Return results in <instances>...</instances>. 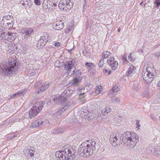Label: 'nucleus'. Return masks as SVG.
Returning a JSON list of instances; mask_svg holds the SVG:
<instances>
[{
  "mask_svg": "<svg viewBox=\"0 0 160 160\" xmlns=\"http://www.w3.org/2000/svg\"><path fill=\"white\" fill-rule=\"evenodd\" d=\"M19 68L17 64V61L14 58H10L8 59V63H6L2 66H0V72L3 76H9L15 73Z\"/></svg>",
  "mask_w": 160,
  "mask_h": 160,
  "instance_id": "nucleus-1",
  "label": "nucleus"
},
{
  "mask_svg": "<svg viewBox=\"0 0 160 160\" xmlns=\"http://www.w3.org/2000/svg\"><path fill=\"white\" fill-rule=\"evenodd\" d=\"M123 143L128 148H134L138 141V136L134 132H125L122 135Z\"/></svg>",
  "mask_w": 160,
  "mask_h": 160,
  "instance_id": "nucleus-2",
  "label": "nucleus"
},
{
  "mask_svg": "<svg viewBox=\"0 0 160 160\" xmlns=\"http://www.w3.org/2000/svg\"><path fill=\"white\" fill-rule=\"evenodd\" d=\"M55 156L60 160H73L75 157L74 152L72 150L63 147L62 150L57 151L55 152Z\"/></svg>",
  "mask_w": 160,
  "mask_h": 160,
  "instance_id": "nucleus-3",
  "label": "nucleus"
},
{
  "mask_svg": "<svg viewBox=\"0 0 160 160\" xmlns=\"http://www.w3.org/2000/svg\"><path fill=\"white\" fill-rule=\"evenodd\" d=\"M64 93L60 96H56L54 98V101L55 102L58 104L62 103L63 107L61 108L59 110L60 112H64L67 110L69 107V104L68 101L66 96L64 95Z\"/></svg>",
  "mask_w": 160,
  "mask_h": 160,
  "instance_id": "nucleus-4",
  "label": "nucleus"
},
{
  "mask_svg": "<svg viewBox=\"0 0 160 160\" xmlns=\"http://www.w3.org/2000/svg\"><path fill=\"white\" fill-rule=\"evenodd\" d=\"M14 19L11 15H5L2 17L1 22L2 26L5 28H10L14 25Z\"/></svg>",
  "mask_w": 160,
  "mask_h": 160,
  "instance_id": "nucleus-5",
  "label": "nucleus"
},
{
  "mask_svg": "<svg viewBox=\"0 0 160 160\" xmlns=\"http://www.w3.org/2000/svg\"><path fill=\"white\" fill-rule=\"evenodd\" d=\"M86 142L82 143L79 146L78 149V153L82 157H86L90 156V153L89 152L87 147H86Z\"/></svg>",
  "mask_w": 160,
  "mask_h": 160,
  "instance_id": "nucleus-6",
  "label": "nucleus"
},
{
  "mask_svg": "<svg viewBox=\"0 0 160 160\" xmlns=\"http://www.w3.org/2000/svg\"><path fill=\"white\" fill-rule=\"evenodd\" d=\"M122 140L121 138L115 134L111 135L110 137V140L111 144L114 147H117L119 146L120 144H122L123 143L122 138Z\"/></svg>",
  "mask_w": 160,
  "mask_h": 160,
  "instance_id": "nucleus-7",
  "label": "nucleus"
},
{
  "mask_svg": "<svg viewBox=\"0 0 160 160\" xmlns=\"http://www.w3.org/2000/svg\"><path fill=\"white\" fill-rule=\"evenodd\" d=\"M142 76L144 80L147 84L151 83L155 77L154 74L147 71L145 72L144 71L142 72Z\"/></svg>",
  "mask_w": 160,
  "mask_h": 160,
  "instance_id": "nucleus-8",
  "label": "nucleus"
},
{
  "mask_svg": "<svg viewBox=\"0 0 160 160\" xmlns=\"http://www.w3.org/2000/svg\"><path fill=\"white\" fill-rule=\"evenodd\" d=\"M107 62L113 70H115L117 68L118 63L117 61L115 60L114 58L113 57H110L108 58L107 59Z\"/></svg>",
  "mask_w": 160,
  "mask_h": 160,
  "instance_id": "nucleus-9",
  "label": "nucleus"
},
{
  "mask_svg": "<svg viewBox=\"0 0 160 160\" xmlns=\"http://www.w3.org/2000/svg\"><path fill=\"white\" fill-rule=\"evenodd\" d=\"M90 141L88 144L86 143V147L88 148V150L89 152H90V156L92 155L96 150L95 144H96L95 141L93 142L91 140Z\"/></svg>",
  "mask_w": 160,
  "mask_h": 160,
  "instance_id": "nucleus-10",
  "label": "nucleus"
},
{
  "mask_svg": "<svg viewBox=\"0 0 160 160\" xmlns=\"http://www.w3.org/2000/svg\"><path fill=\"white\" fill-rule=\"evenodd\" d=\"M33 30L30 28H24L21 30V32L23 34H25L24 38H27L33 33Z\"/></svg>",
  "mask_w": 160,
  "mask_h": 160,
  "instance_id": "nucleus-11",
  "label": "nucleus"
},
{
  "mask_svg": "<svg viewBox=\"0 0 160 160\" xmlns=\"http://www.w3.org/2000/svg\"><path fill=\"white\" fill-rule=\"evenodd\" d=\"M36 105L34 106L28 112L29 117L30 118L32 119L36 116L37 114L39 112V109L38 110Z\"/></svg>",
  "mask_w": 160,
  "mask_h": 160,
  "instance_id": "nucleus-12",
  "label": "nucleus"
},
{
  "mask_svg": "<svg viewBox=\"0 0 160 160\" xmlns=\"http://www.w3.org/2000/svg\"><path fill=\"white\" fill-rule=\"evenodd\" d=\"M75 60L66 61L64 64V68L65 69L69 71H71V69L74 67Z\"/></svg>",
  "mask_w": 160,
  "mask_h": 160,
  "instance_id": "nucleus-13",
  "label": "nucleus"
},
{
  "mask_svg": "<svg viewBox=\"0 0 160 160\" xmlns=\"http://www.w3.org/2000/svg\"><path fill=\"white\" fill-rule=\"evenodd\" d=\"M82 80L81 78H74L69 82L71 86H77L80 84Z\"/></svg>",
  "mask_w": 160,
  "mask_h": 160,
  "instance_id": "nucleus-14",
  "label": "nucleus"
},
{
  "mask_svg": "<svg viewBox=\"0 0 160 160\" xmlns=\"http://www.w3.org/2000/svg\"><path fill=\"white\" fill-rule=\"evenodd\" d=\"M136 69V68L134 66H131L129 68L127 72L128 77H130L132 76L135 73Z\"/></svg>",
  "mask_w": 160,
  "mask_h": 160,
  "instance_id": "nucleus-15",
  "label": "nucleus"
},
{
  "mask_svg": "<svg viewBox=\"0 0 160 160\" xmlns=\"http://www.w3.org/2000/svg\"><path fill=\"white\" fill-rule=\"evenodd\" d=\"M44 122L43 121L40 120H35L33 122V127H39L42 128L43 125H44Z\"/></svg>",
  "mask_w": 160,
  "mask_h": 160,
  "instance_id": "nucleus-16",
  "label": "nucleus"
},
{
  "mask_svg": "<svg viewBox=\"0 0 160 160\" xmlns=\"http://www.w3.org/2000/svg\"><path fill=\"white\" fill-rule=\"evenodd\" d=\"M64 27V22L60 21L53 26L54 28L56 30H60L62 29Z\"/></svg>",
  "mask_w": 160,
  "mask_h": 160,
  "instance_id": "nucleus-17",
  "label": "nucleus"
},
{
  "mask_svg": "<svg viewBox=\"0 0 160 160\" xmlns=\"http://www.w3.org/2000/svg\"><path fill=\"white\" fill-rule=\"evenodd\" d=\"M119 90L118 86L115 85L110 90L109 93L113 95H116Z\"/></svg>",
  "mask_w": 160,
  "mask_h": 160,
  "instance_id": "nucleus-18",
  "label": "nucleus"
},
{
  "mask_svg": "<svg viewBox=\"0 0 160 160\" xmlns=\"http://www.w3.org/2000/svg\"><path fill=\"white\" fill-rule=\"evenodd\" d=\"M64 129L61 128L56 127L52 131L53 134H60L63 132Z\"/></svg>",
  "mask_w": 160,
  "mask_h": 160,
  "instance_id": "nucleus-19",
  "label": "nucleus"
},
{
  "mask_svg": "<svg viewBox=\"0 0 160 160\" xmlns=\"http://www.w3.org/2000/svg\"><path fill=\"white\" fill-rule=\"evenodd\" d=\"M110 111V108L109 107H107L105 108L103 110H101V111L98 112V114L101 112V113L100 114V116H101V114H102V116L106 115Z\"/></svg>",
  "mask_w": 160,
  "mask_h": 160,
  "instance_id": "nucleus-20",
  "label": "nucleus"
},
{
  "mask_svg": "<svg viewBox=\"0 0 160 160\" xmlns=\"http://www.w3.org/2000/svg\"><path fill=\"white\" fill-rule=\"evenodd\" d=\"M49 86V83L48 82H46L44 84L40 85L39 87L40 91L41 92H43L46 90Z\"/></svg>",
  "mask_w": 160,
  "mask_h": 160,
  "instance_id": "nucleus-21",
  "label": "nucleus"
},
{
  "mask_svg": "<svg viewBox=\"0 0 160 160\" xmlns=\"http://www.w3.org/2000/svg\"><path fill=\"white\" fill-rule=\"evenodd\" d=\"M66 8L70 9L73 6V3L71 1V0H66Z\"/></svg>",
  "mask_w": 160,
  "mask_h": 160,
  "instance_id": "nucleus-22",
  "label": "nucleus"
},
{
  "mask_svg": "<svg viewBox=\"0 0 160 160\" xmlns=\"http://www.w3.org/2000/svg\"><path fill=\"white\" fill-rule=\"evenodd\" d=\"M39 40H41V42H44L45 43H46L48 41V35L46 33L44 36L42 35Z\"/></svg>",
  "mask_w": 160,
  "mask_h": 160,
  "instance_id": "nucleus-23",
  "label": "nucleus"
},
{
  "mask_svg": "<svg viewBox=\"0 0 160 160\" xmlns=\"http://www.w3.org/2000/svg\"><path fill=\"white\" fill-rule=\"evenodd\" d=\"M66 0H62L58 4L59 8L61 9L64 10L65 8H66Z\"/></svg>",
  "mask_w": 160,
  "mask_h": 160,
  "instance_id": "nucleus-24",
  "label": "nucleus"
},
{
  "mask_svg": "<svg viewBox=\"0 0 160 160\" xmlns=\"http://www.w3.org/2000/svg\"><path fill=\"white\" fill-rule=\"evenodd\" d=\"M23 151L25 152V153H27L29 154V155H30V157H32L34 155V153L32 152L29 149V147H26L23 149Z\"/></svg>",
  "mask_w": 160,
  "mask_h": 160,
  "instance_id": "nucleus-25",
  "label": "nucleus"
},
{
  "mask_svg": "<svg viewBox=\"0 0 160 160\" xmlns=\"http://www.w3.org/2000/svg\"><path fill=\"white\" fill-rule=\"evenodd\" d=\"M46 43L44 42H41V40H38L37 43V47L38 48H42L44 46H45Z\"/></svg>",
  "mask_w": 160,
  "mask_h": 160,
  "instance_id": "nucleus-26",
  "label": "nucleus"
},
{
  "mask_svg": "<svg viewBox=\"0 0 160 160\" xmlns=\"http://www.w3.org/2000/svg\"><path fill=\"white\" fill-rule=\"evenodd\" d=\"M111 53L108 51H104L102 53V57L103 59L106 58L108 56H110Z\"/></svg>",
  "mask_w": 160,
  "mask_h": 160,
  "instance_id": "nucleus-27",
  "label": "nucleus"
},
{
  "mask_svg": "<svg viewBox=\"0 0 160 160\" xmlns=\"http://www.w3.org/2000/svg\"><path fill=\"white\" fill-rule=\"evenodd\" d=\"M43 102L42 101H40L39 102V103H36L35 105H34V106L36 105V106L37 107H38V108H37V109L38 110L39 109V111H40V110L42 109V107L43 106Z\"/></svg>",
  "mask_w": 160,
  "mask_h": 160,
  "instance_id": "nucleus-28",
  "label": "nucleus"
},
{
  "mask_svg": "<svg viewBox=\"0 0 160 160\" xmlns=\"http://www.w3.org/2000/svg\"><path fill=\"white\" fill-rule=\"evenodd\" d=\"M111 100L112 102L116 103H119L120 102V100L119 98L112 97L111 98Z\"/></svg>",
  "mask_w": 160,
  "mask_h": 160,
  "instance_id": "nucleus-29",
  "label": "nucleus"
},
{
  "mask_svg": "<svg viewBox=\"0 0 160 160\" xmlns=\"http://www.w3.org/2000/svg\"><path fill=\"white\" fill-rule=\"evenodd\" d=\"M95 92L96 94H99L102 91V86H97L95 88Z\"/></svg>",
  "mask_w": 160,
  "mask_h": 160,
  "instance_id": "nucleus-30",
  "label": "nucleus"
},
{
  "mask_svg": "<svg viewBox=\"0 0 160 160\" xmlns=\"http://www.w3.org/2000/svg\"><path fill=\"white\" fill-rule=\"evenodd\" d=\"M86 87H84L83 88H82L79 90V95L81 96L84 95L87 92V90H85Z\"/></svg>",
  "mask_w": 160,
  "mask_h": 160,
  "instance_id": "nucleus-31",
  "label": "nucleus"
},
{
  "mask_svg": "<svg viewBox=\"0 0 160 160\" xmlns=\"http://www.w3.org/2000/svg\"><path fill=\"white\" fill-rule=\"evenodd\" d=\"M74 75L75 76V78H80V77L81 75V72L79 70H77L75 72Z\"/></svg>",
  "mask_w": 160,
  "mask_h": 160,
  "instance_id": "nucleus-32",
  "label": "nucleus"
},
{
  "mask_svg": "<svg viewBox=\"0 0 160 160\" xmlns=\"http://www.w3.org/2000/svg\"><path fill=\"white\" fill-rule=\"evenodd\" d=\"M0 36L1 39L2 38L5 39H7V34L6 32H2Z\"/></svg>",
  "mask_w": 160,
  "mask_h": 160,
  "instance_id": "nucleus-33",
  "label": "nucleus"
},
{
  "mask_svg": "<svg viewBox=\"0 0 160 160\" xmlns=\"http://www.w3.org/2000/svg\"><path fill=\"white\" fill-rule=\"evenodd\" d=\"M86 67L87 68H90L92 67H93V64L92 63L87 62L85 64Z\"/></svg>",
  "mask_w": 160,
  "mask_h": 160,
  "instance_id": "nucleus-34",
  "label": "nucleus"
},
{
  "mask_svg": "<svg viewBox=\"0 0 160 160\" xmlns=\"http://www.w3.org/2000/svg\"><path fill=\"white\" fill-rule=\"evenodd\" d=\"M27 7L30 8L31 7L32 4V1L31 0H27Z\"/></svg>",
  "mask_w": 160,
  "mask_h": 160,
  "instance_id": "nucleus-35",
  "label": "nucleus"
},
{
  "mask_svg": "<svg viewBox=\"0 0 160 160\" xmlns=\"http://www.w3.org/2000/svg\"><path fill=\"white\" fill-rule=\"evenodd\" d=\"M8 35H7V39L9 38L10 39V38H12V36L13 38V36L15 35L14 33H12V32H8V33L7 34Z\"/></svg>",
  "mask_w": 160,
  "mask_h": 160,
  "instance_id": "nucleus-36",
  "label": "nucleus"
},
{
  "mask_svg": "<svg viewBox=\"0 0 160 160\" xmlns=\"http://www.w3.org/2000/svg\"><path fill=\"white\" fill-rule=\"evenodd\" d=\"M104 64V60L103 59H101L99 62L98 65L99 67H102Z\"/></svg>",
  "mask_w": 160,
  "mask_h": 160,
  "instance_id": "nucleus-37",
  "label": "nucleus"
},
{
  "mask_svg": "<svg viewBox=\"0 0 160 160\" xmlns=\"http://www.w3.org/2000/svg\"><path fill=\"white\" fill-rule=\"evenodd\" d=\"M155 155H157L158 157H160V150H156L154 152Z\"/></svg>",
  "mask_w": 160,
  "mask_h": 160,
  "instance_id": "nucleus-38",
  "label": "nucleus"
},
{
  "mask_svg": "<svg viewBox=\"0 0 160 160\" xmlns=\"http://www.w3.org/2000/svg\"><path fill=\"white\" fill-rule=\"evenodd\" d=\"M154 4L156 5V7L158 8L160 5V0H155Z\"/></svg>",
  "mask_w": 160,
  "mask_h": 160,
  "instance_id": "nucleus-39",
  "label": "nucleus"
},
{
  "mask_svg": "<svg viewBox=\"0 0 160 160\" xmlns=\"http://www.w3.org/2000/svg\"><path fill=\"white\" fill-rule=\"evenodd\" d=\"M34 2L36 5L38 6H39L41 4V1L40 0H34Z\"/></svg>",
  "mask_w": 160,
  "mask_h": 160,
  "instance_id": "nucleus-40",
  "label": "nucleus"
},
{
  "mask_svg": "<svg viewBox=\"0 0 160 160\" xmlns=\"http://www.w3.org/2000/svg\"><path fill=\"white\" fill-rule=\"evenodd\" d=\"M103 72L105 73L106 74L109 75L111 73V71H108L107 70L104 69L103 70Z\"/></svg>",
  "mask_w": 160,
  "mask_h": 160,
  "instance_id": "nucleus-41",
  "label": "nucleus"
},
{
  "mask_svg": "<svg viewBox=\"0 0 160 160\" xmlns=\"http://www.w3.org/2000/svg\"><path fill=\"white\" fill-rule=\"evenodd\" d=\"M61 44L59 42H57L54 43V46L56 47H59L60 46Z\"/></svg>",
  "mask_w": 160,
  "mask_h": 160,
  "instance_id": "nucleus-42",
  "label": "nucleus"
},
{
  "mask_svg": "<svg viewBox=\"0 0 160 160\" xmlns=\"http://www.w3.org/2000/svg\"><path fill=\"white\" fill-rule=\"evenodd\" d=\"M131 54H130V55L128 56V60H130V61L131 62H134V61L132 59V58L131 57Z\"/></svg>",
  "mask_w": 160,
  "mask_h": 160,
  "instance_id": "nucleus-43",
  "label": "nucleus"
},
{
  "mask_svg": "<svg viewBox=\"0 0 160 160\" xmlns=\"http://www.w3.org/2000/svg\"><path fill=\"white\" fill-rule=\"evenodd\" d=\"M27 147H29V149L32 152H33L35 151L34 148V147H31L30 146H28Z\"/></svg>",
  "mask_w": 160,
  "mask_h": 160,
  "instance_id": "nucleus-44",
  "label": "nucleus"
},
{
  "mask_svg": "<svg viewBox=\"0 0 160 160\" xmlns=\"http://www.w3.org/2000/svg\"><path fill=\"white\" fill-rule=\"evenodd\" d=\"M22 93V92L21 91H18V92L15 93V94H14V95H18L20 94H21Z\"/></svg>",
  "mask_w": 160,
  "mask_h": 160,
  "instance_id": "nucleus-45",
  "label": "nucleus"
},
{
  "mask_svg": "<svg viewBox=\"0 0 160 160\" xmlns=\"http://www.w3.org/2000/svg\"><path fill=\"white\" fill-rule=\"evenodd\" d=\"M160 56V53L158 52L155 55V56L156 57H158V58Z\"/></svg>",
  "mask_w": 160,
  "mask_h": 160,
  "instance_id": "nucleus-46",
  "label": "nucleus"
},
{
  "mask_svg": "<svg viewBox=\"0 0 160 160\" xmlns=\"http://www.w3.org/2000/svg\"><path fill=\"white\" fill-rule=\"evenodd\" d=\"M48 8V5H46V4H45L44 5H43V9H47Z\"/></svg>",
  "mask_w": 160,
  "mask_h": 160,
  "instance_id": "nucleus-47",
  "label": "nucleus"
},
{
  "mask_svg": "<svg viewBox=\"0 0 160 160\" xmlns=\"http://www.w3.org/2000/svg\"><path fill=\"white\" fill-rule=\"evenodd\" d=\"M50 5H52V6L53 5L54 7H56L57 6V4L56 3H53L52 2L50 4Z\"/></svg>",
  "mask_w": 160,
  "mask_h": 160,
  "instance_id": "nucleus-48",
  "label": "nucleus"
},
{
  "mask_svg": "<svg viewBox=\"0 0 160 160\" xmlns=\"http://www.w3.org/2000/svg\"><path fill=\"white\" fill-rule=\"evenodd\" d=\"M18 137V135H15L11 138L12 139H14L15 138Z\"/></svg>",
  "mask_w": 160,
  "mask_h": 160,
  "instance_id": "nucleus-49",
  "label": "nucleus"
},
{
  "mask_svg": "<svg viewBox=\"0 0 160 160\" xmlns=\"http://www.w3.org/2000/svg\"><path fill=\"white\" fill-rule=\"evenodd\" d=\"M122 59H124V60H123L124 62L126 61L127 60V58L126 57H125L122 58Z\"/></svg>",
  "mask_w": 160,
  "mask_h": 160,
  "instance_id": "nucleus-50",
  "label": "nucleus"
},
{
  "mask_svg": "<svg viewBox=\"0 0 160 160\" xmlns=\"http://www.w3.org/2000/svg\"><path fill=\"white\" fill-rule=\"evenodd\" d=\"M68 32H70V31H71L72 30V28H69L68 29Z\"/></svg>",
  "mask_w": 160,
  "mask_h": 160,
  "instance_id": "nucleus-51",
  "label": "nucleus"
},
{
  "mask_svg": "<svg viewBox=\"0 0 160 160\" xmlns=\"http://www.w3.org/2000/svg\"><path fill=\"white\" fill-rule=\"evenodd\" d=\"M138 52H143V49H139L138 50Z\"/></svg>",
  "mask_w": 160,
  "mask_h": 160,
  "instance_id": "nucleus-52",
  "label": "nucleus"
},
{
  "mask_svg": "<svg viewBox=\"0 0 160 160\" xmlns=\"http://www.w3.org/2000/svg\"><path fill=\"white\" fill-rule=\"evenodd\" d=\"M157 86L158 87H160V81L157 84Z\"/></svg>",
  "mask_w": 160,
  "mask_h": 160,
  "instance_id": "nucleus-53",
  "label": "nucleus"
},
{
  "mask_svg": "<svg viewBox=\"0 0 160 160\" xmlns=\"http://www.w3.org/2000/svg\"><path fill=\"white\" fill-rule=\"evenodd\" d=\"M22 6H24L25 5V3L24 2H23L22 4Z\"/></svg>",
  "mask_w": 160,
  "mask_h": 160,
  "instance_id": "nucleus-54",
  "label": "nucleus"
},
{
  "mask_svg": "<svg viewBox=\"0 0 160 160\" xmlns=\"http://www.w3.org/2000/svg\"><path fill=\"white\" fill-rule=\"evenodd\" d=\"M120 31V28L118 29V32H119Z\"/></svg>",
  "mask_w": 160,
  "mask_h": 160,
  "instance_id": "nucleus-55",
  "label": "nucleus"
},
{
  "mask_svg": "<svg viewBox=\"0 0 160 160\" xmlns=\"http://www.w3.org/2000/svg\"><path fill=\"white\" fill-rule=\"evenodd\" d=\"M22 1H23V2H27V0H22Z\"/></svg>",
  "mask_w": 160,
  "mask_h": 160,
  "instance_id": "nucleus-56",
  "label": "nucleus"
},
{
  "mask_svg": "<svg viewBox=\"0 0 160 160\" xmlns=\"http://www.w3.org/2000/svg\"><path fill=\"white\" fill-rule=\"evenodd\" d=\"M75 71V69H74V70L73 71V72H73V73Z\"/></svg>",
  "mask_w": 160,
  "mask_h": 160,
  "instance_id": "nucleus-57",
  "label": "nucleus"
},
{
  "mask_svg": "<svg viewBox=\"0 0 160 160\" xmlns=\"http://www.w3.org/2000/svg\"><path fill=\"white\" fill-rule=\"evenodd\" d=\"M142 3H143V2H141V3H140V5H141L142 4Z\"/></svg>",
  "mask_w": 160,
  "mask_h": 160,
  "instance_id": "nucleus-58",
  "label": "nucleus"
},
{
  "mask_svg": "<svg viewBox=\"0 0 160 160\" xmlns=\"http://www.w3.org/2000/svg\"><path fill=\"white\" fill-rule=\"evenodd\" d=\"M83 78H86V77H85V76H83Z\"/></svg>",
  "mask_w": 160,
  "mask_h": 160,
  "instance_id": "nucleus-59",
  "label": "nucleus"
},
{
  "mask_svg": "<svg viewBox=\"0 0 160 160\" xmlns=\"http://www.w3.org/2000/svg\"><path fill=\"white\" fill-rule=\"evenodd\" d=\"M59 114H60V115H61V114L60 113H59Z\"/></svg>",
  "mask_w": 160,
  "mask_h": 160,
  "instance_id": "nucleus-60",
  "label": "nucleus"
},
{
  "mask_svg": "<svg viewBox=\"0 0 160 160\" xmlns=\"http://www.w3.org/2000/svg\"><path fill=\"white\" fill-rule=\"evenodd\" d=\"M159 119H160V116H159Z\"/></svg>",
  "mask_w": 160,
  "mask_h": 160,
  "instance_id": "nucleus-61",
  "label": "nucleus"
},
{
  "mask_svg": "<svg viewBox=\"0 0 160 160\" xmlns=\"http://www.w3.org/2000/svg\"><path fill=\"white\" fill-rule=\"evenodd\" d=\"M88 141H89L87 140V142H88Z\"/></svg>",
  "mask_w": 160,
  "mask_h": 160,
  "instance_id": "nucleus-62",
  "label": "nucleus"
}]
</instances>
